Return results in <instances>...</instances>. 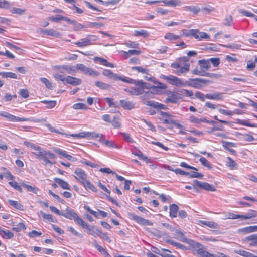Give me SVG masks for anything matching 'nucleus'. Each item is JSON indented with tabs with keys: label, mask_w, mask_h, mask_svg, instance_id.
I'll return each instance as SVG.
<instances>
[{
	"label": "nucleus",
	"mask_w": 257,
	"mask_h": 257,
	"mask_svg": "<svg viewBox=\"0 0 257 257\" xmlns=\"http://www.w3.org/2000/svg\"><path fill=\"white\" fill-rule=\"evenodd\" d=\"M97 37L95 35H88L86 38L81 39L74 44L80 47H86L92 44V42L96 40Z\"/></svg>",
	"instance_id": "obj_4"
},
{
	"label": "nucleus",
	"mask_w": 257,
	"mask_h": 257,
	"mask_svg": "<svg viewBox=\"0 0 257 257\" xmlns=\"http://www.w3.org/2000/svg\"><path fill=\"white\" fill-rule=\"evenodd\" d=\"M130 92L132 95H139L143 93V90L141 87L137 86L136 87L133 88Z\"/></svg>",
	"instance_id": "obj_46"
},
{
	"label": "nucleus",
	"mask_w": 257,
	"mask_h": 257,
	"mask_svg": "<svg viewBox=\"0 0 257 257\" xmlns=\"http://www.w3.org/2000/svg\"><path fill=\"white\" fill-rule=\"evenodd\" d=\"M9 185L13 187L15 189L18 190L20 192H22V189L19 184L16 181H11L9 182Z\"/></svg>",
	"instance_id": "obj_60"
},
{
	"label": "nucleus",
	"mask_w": 257,
	"mask_h": 257,
	"mask_svg": "<svg viewBox=\"0 0 257 257\" xmlns=\"http://www.w3.org/2000/svg\"><path fill=\"white\" fill-rule=\"evenodd\" d=\"M0 116L7 118L9 121L12 122H20L28 120V118L17 117L5 111L0 112Z\"/></svg>",
	"instance_id": "obj_8"
},
{
	"label": "nucleus",
	"mask_w": 257,
	"mask_h": 257,
	"mask_svg": "<svg viewBox=\"0 0 257 257\" xmlns=\"http://www.w3.org/2000/svg\"><path fill=\"white\" fill-rule=\"evenodd\" d=\"M246 239L247 240L250 241L249 246H257V234L249 235L246 238Z\"/></svg>",
	"instance_id": "obj_30"
},
{
	"label": "nucleus",
	"mask_w": 257,
	"mask_h": 257,
	"mask_svg": "<svg viewBox=\"0 0 257 257\" xmlns=\"http://www.w3.org/2000/svg\"><path fill=\"white\" fill-rule=\"evenodd\" d=\"M132 69L136 70L138 72L141 73L142 74H148L149 72V69L140 66L132 67Z\"/></svg>",
	"instance_id": "obj_53"
},
{
	"label": "nucleus",
	"mask_w": 257,
	"mask_h": 257,
	"mask_svg": "<svg viewBox=\"0 0 257 257\" xmlns=\"http://www.w3.org/2000/svg\"><path fill=\"white\" fill-rule=\"evenodd\" d=\"M95 85L99 88L103 90L108 89L110 87V85L101 81H96Z\"/></svg>",
	"instance_id": "obj_39"
},
{
	"label": "nucleus",
	"mask_w": 257,
	"mask_h": 257,
	"mask_svg": "<svg viewBox=\"0 0 257 257\" xmlns=\"http://www.w3.org/2000/svg\"><path fill=\"white\" fill-rule=\"evenodd\" d=\"M180 38V36L177 35L172 33H167L164 36V38L169 40H176Z\"/></svg>",
	"instance_id": "obj_40"
},
{
	"label": "nucleus",
	"mask_w": 257,
	"mask_h": 257,
	"mask_svg": "<svg viewBox=\"0 0 257 257\" xmlns=\"http://www.w3.org/2000/svg\"><path fill=\"white\" fill-rule=\"evenodd\" d=\"M104 100L108 103L109 107L114 108L119 107V105L117 103L113 102L112 98L106 97L104 98Z\"/></svg>",
	"instance_id": "obj_47"
},
{
	"label": "nucleus",
	"mask_w": 257,
	"mask_h": 257,
	"mask_svg": "<svg viewBox=\"0 0 257 257\" xmlns=\"http://www.w3.org/2000/svg\"><path fill=\"white\" fill-rule=\"evenodd\" d=\"M24 144L28 147L36 151V152H33L32 153L37 158L43 160L45 165H50L51 166L55 163L51 160V159L56 158V156L53 153L43 150L40 146L31 142L25 141Z\"/></svg>",
	"instance_id": "obj_1"
},
{
	"label": "nucleus",
	"mask_w": 257,
	"mask_h": 257,
	"mask_svg": "<svg viewBox=\"0 0 257 257\" xmlns=\"http://www.w3.org/2000/svg\"><path fill=\"white\" fill-rule=\"evenodd\" d=\"M102 74L105 76H107V77H108L109 78H113L114 79H117V77H118V76L116 74H114L112 72V71L110 70H107V69L104 70L103 71Z\"/></svg>",
	"instance_id": "obj_37"
},
{
	"label": "nucleus",
	"mask_w": 257,
	"mask_h": 257,
	"mask_svg": "<svg viewBox=\"0 0 257 257\" xmlns=\"http://www.w3.org/2000/svg\"><path fill=\"white\" fill-rule=\"evenodd\" d=\"M136 85L137 86L141 87L142 90L144 91V89H151L155 88L156 87L154 86H152L148 83L144 82L142 80H138L136 82Z\"/></svg>",
	"instance_id": "obj_22"
},
{
	"label": "nucleus",
	"mask_w": 257,
	"mask_h": 257,
	"mask_svg": "<svg viewBox=\"0 0 257 257\" xmlns=\"http://www.w3.org/2000/svg\"><path fill=\"white\" fill-rule=\"evenodd\" d=\"M235 252L236 253L243 257H257V256L250 252L241 249L235 250Z\"/></svg>",
	"instance_id": "obj_32"
},
{
	"label": "nucleus",
	"mask_w": 257,
	"mask_h": 257,
	"mask_svg": "<svg viewBox=\"0 0 257 257\" xmlns=\"http://www.w3.org/2000/svg\"><path fill=\"white\" fill-rule=\"evenodd\" d=\"M186 86H189L197 89H201L202 85H200L199 78H190L185 81Z\"/></svg>",
	"instance_id": "obj_11"
},
{
	"label": "nucleus",
	"mask_w": 257,
	"mask_h": 257,
	"mask_svg": "<svg viewBox=\"0 0 257 257\" xmlns=\"http://www.w3.org/2000/svg\"><path fill=\"white\" fill-rule=\"evenodd\" d=\"M242 215L235 214L233 213L230 212L227 214V217L225 219H240L242 220Z\"/></svg>",
	"instance_id": "obj_58"
},
{
	"label": "nucleus",
	"mask_w": 257,
	"mask_h": 257,
	"mask_svg": "<svg viewBox=\"0 0 257 257\" xmlns=\"http://www.w3.org/2000/svg\"><path fill=\"white\" fill-rule=\"evenodd\" d=\"M53 77L55 78L56 80H60L63 82L66 81V77L64 74H62L57 72L53 74Z\"/></svg>",
	"instance_id": "obj_51"
},
{
	"label": "nucleus",
	"mask_w": 257,
	"mask_h": 257,
	"mask_svg": "<svg viewBox=\"0 0 257 257\" xmlns=\"http://www.w3.org/2000/svg\"><path fill=\"white\" fill-rule=\"evenodd\" d=\"M199 64L200 66V67L202 69L204 70H209V69L210 68V65L208 61H206L204 60H199Z\"/></svg>",
	"instance_id": "obj_42"
},
{
	"label": "nucleus",
	"mask_w": 257,
	"mask_h": 257,
	"mask_svg": "<svg viewBox=\"0 0 257 257\" xmlns=\"http://www.w3.org/2000/svg\"><path fill=\"white\" fill-rule=\"evenodd\" d=\"M37 32L41 35L54 36L57 38H60L62 36L60 32L53 29L38 28Z\"/></svg>",
	"instance_id": "obj_5"
},
{
	"label": "nucleus",
	"mask_w": 257,
	"mask_h": 257,
	"mask_svg": "<svg viewBox=\"0 0 257 257\" xmlns=\"http://www.w3.org/2000/svg\"><path fill=\"white\" fill-rule=\"evenodd\" d=\"M124 140L128 143H133L135 142L134 140L131 137L130 134L125 133H121Z\"/></svg>",
	"instance_id": "obj_63"
},
{
	"label": "nucleus",
	"mask_w": 257,
	"mask_h": 257,
	"mask_svg": "<svg viewBox=\"0 0 257 257\" xmlns=\"http://www.w3.org/2000/svg\"><path fill=\"white\" fill-rule=\"evenodd\" d=\"M200 188L207 191H210L212 192L215 191L216 190L215 188L212 185L206 182H202Z\"/></svg>",
	"instance_id": "obj_33"
},
{
	"label": "nucleus",
	"mask_w": 257,
	"mask_h": 257,
	"mask_svg": "<svg viewBox=\"0 0 257 257\" xmlns=\"http://www.w3.org/2000/svg\"><path fill=\"white\" fill-rule=\"evenodd\" d=\"M127 216L130 219L134 220L140 224L148 226L152 225V223L149 220L145 219L142 217L136 215L134 213L128 212L127 213Z\"/></svg>",
	"instance_id": "obj_6"
},
{
	"label": "nucleus",
	"mask_w": 257,
	"mask_h": 257,
	"mask_svg": "<svg viewBox=\"0 0 257 257\" xmlns=\"http://www.w3.org/2000/svg\"><path fill=\"white\" fill-rule=\"evenodd\" d=\"M66 213H63L62 216L65 217L66 218L74 220V221L76 220V218L78 216L77 214L75 212L74 210L72 209H70L69 207H67L66 209Z\"/></svg>",
	"instance_id": "obj_13"
},
{
	"label": "nucleus",
	"mask_w": 257,
	"mask_h": 257,
	"mask_svg": "<svg viewBox=\"0 0 257 257\" xmlns=\"http://www.w3.org/2000/svg\"><path fill=\"white\" fill-rule=\"evenodd\" d=\"M199 224L202 226H206L212 229H218L219 228L218 224L213 221L200 220L199 221Z\"/></svg>",
	"instance_id": "obj_17"
},
{
	"label": "nucleus",
	"mask_w": 257,
	"mask_h": 257,
	"mask_svg": "<svg viewBox=\"0 0 257 257\" xmlns=\"http://www.w3.org/2000/svg\"><path fill=\"white\" fill-rule=\"evenodd\" d=\"M120 104L124 109L131 110L135 108V104L127 100H120Z\"/></svg>",
	"instance_id": "obj_16"
},
{
	"label": "nucleus",
	"mask_w": 257,
	"mask_h": 257,
	"mask_svg": "<svg viewBox=\"0 0 257 257\" xmlns=\"http://www.w3.org/2000/svg\"><path fill=\"white\" fill-rule=\"evenodd\" d=\"M0 235L4 238L9 239L14 236L13 232L8 230H0Z\"/></svg>",
	"instance_id": "obj_28"
},
{
	"label": "nucleus",
	"mask_w": 257,
	"mask_h": 257,
	"mask_svg": "<svg viewBox=\"0 0 257 257\" xmlns=\"http://www.w3.org/2000/svg\"><path fill=\"white\" fill-rule=\"evenodd\" d=\"M239 231L245 233H250L251 232H257V226H250L246 227L240 229Z\"/></svg>",
	"instance_id": "obj_31"
},
{
	"label": "nucleus",
	"mask_w": 257,
	"mask_h": 257,
	"mask_svg": "<svg viewBox=\"0 0 257 257\" xmlns=\"http://www.w3.org/2000/svg\"><path fill=\"white\" fill-rule=\"evenodd\" d=\"M226 165L231 169H237V165L236 163L234 160H233L230 157H227Z\"/></svg>",
	"instance_id": "obj_34"
},
{
	"label": "nucleus",
	"mask_w": 257,
	"mask_h": 257,
	"mask_svg": "<svg viewBox=\"0 0 257 257\" xmlns=\"http://www.w3.org/2000/svg\"><path fill=\"white\" fill-rule=\"evenodd\" d=\"M105 137L102 134H99L95 132H88V138H96L99 139L104 138Z\"/></svg>",
	"instance_id": "obj_54"
},
{
	"label": "nucleus",
	"mask_w": 257,
	"mask_h": 257,
	"mask_svg": "<svg viewBox=\"0 0 257 257\" xmlns=\"http://www.w3.org/2000/svg\"><path fill=\"white\" fill-rule=\"evenodd\" d=\"M183 10L185 11H189L193 14H198L201 10L198 6H185L183 7Z\"/></svg>",
	"instance_id": "obj_20"
},
{
	"label": "nucleus",
	"mask_w": 257,
	"mask_h": 257,
	"mask_svg": "<svg viewBox=\"0 0 257 257\" xmlns=\"http://www.w3.org/2000/svg\"><path fill=\"white\" fill-rule=\"evenodd\" d=\"M188 59L186 57L180 58L171 64L173 69V72L178 76L186 74L190 68Z\"/></svg>",
	"instance_id": "obj_2"
},
{
	"label": "nucleus",
	"mask_w": 257,
	"mask_h": 257,
	"mask_svg": "<svg viewBox=\"0 0 257 257\" xmlns=\"http://www.w3.org/2000/svg\"><path fill=\"white\" fill-rule=\"evenodd\" d=\"M149 35V33L145 30H135L134 36H142L144 38L147 37Z\"/></svg>",
	"instance_id": "obj_38"
},
{
	"label": "nucleus",
	"mask_w": 257,
	"mask_h": 257,
	"mask_svg": "<svg viewBox=\"0 0 257 257\" xmlns=\"http://www.w3.org/2000/svg\"><path fill=\"white\" fill-rule=\"evenodd\" d=\"M88 234L93 236L95 237L97 236L101 237V234L102 232L95 227V226H92L90 227L87 230Z\"/></svg>",
	"instance_id": "obj_23"
},
{
	"label": "nucleus",
	"mask_w": 257,
	"mask_h": 257,
	"mask_svg": "<svg viewBox=\"0 0 257 257\" xmlns=\"http://www.w3.org/2000/svg\"><path fill=\"white\" fill-rule=\"evenodd\" d=\"M84 208L97 218H99V211L98 212L93 211V210L90 209V208L87 205L84 206Z\"/></svg>",
	"instance_id": "obj_57"
},
{
	"label": "nucleus",
	"mask_w": 257,
	"mask_h": 257,
	"mask_svg": "<svg viewBox=\"0 0 257 257\" xmlns=\"http://www.w3.org/2000/svg\"><path fill=\"white\" fill-rule=\"evenodd\" d=\"M41 102L45 104L46 107L49 109L54 108L56 105V101L54 100H43Z\"/></svg>",
	"instance_id": "obj_41"
},
{
	"label": "nucleus",
	"mask_w": 257,
	"mask_h": 257,
	"mask_svg": "<svg viewBox=\"0 0 257 257\" xmlns=\"http://www.w3.org/2000/svg\"><path fill=\"white\" fill-rule=\"evenodd\" d=\"M94 62H99L101 64L110 68L114 67L113 64L108 62L107 60L99 57H95L93 58Z\"/></svg>",
	"instance_id": "obj_19"
},
{
	"label": "nucleus",
	"mask_w": 257,
	"mask_h": 257,
	"mask_svg": "<svg viewBox=\"0 0 257 257\" xmlns=\"http://www.w3.org/2000/svg\"><path fill=\"white\" fill-rule=\"evenodd\" d=\"M55 68L58 70V71L57 72L60 73L61 74L64 75L65 73L70 74H72L75 71L74 68L70 65H58L56 66Z\"/></svg>",
	"instance_id": "obj_9"
},
{
	"label": "nucleus",
	"mask_w": 257,
	"mask_h": 257,
	"mask_svg": "<svg viewBox=\"0 0 257 257\" xmlns=\"http://www.w3.org/2000/svg\"><path fill=\"white\" fill-rule=\"evenodd\" d=\"M9 202L10 205H11L16 209H19L20 210H23V205H21L20 203H19L18 201L10 200H9Z\"/></svg>",
	"instance_id": "obj_45"
},
{
	"label": "nucleus",
	"mask_w": 257,
	"mask_h": 257,
	"mask_svg": "<svg viewBox=\"0 0 257 257\" xmlns=\"http://www.w3.org/2000/svg\"><path fill=\"white\" fill-rule=\"evenodd\" d=\"M93 244L95 248L102 254L104 255L105 257H110V255L107 252L106 249L99 245L96 240H94Z\"/></svg>",
	"instance_id": "obj_24"
},
{
	"label": "nucleus",
	"mask_w": 257,
	"mask_h": 257,
	"mask_svg": "<svg viewBox=\"0 0 257 257\" xmlns=\"http://www.w3.org/2000/svg\"><path fill=\"white\" fill-rule=\"evenodd\" d=\"M83 185L86 189H89L94 192H96L97 191V189L94 187V186L88 180L85 181L83 184Z\"/></svg>",
	"instance_id": "obj_44"
},
{
	"label": "nucleus",
	"mask_w": 257,
	"mask_h": 257,
	"mask_svg": "<svg viewBox=\"0 0 257 257\" xmlns=\"http://www.w3.org/2000/svg\"><path fill=\"white\" fill-rule=\"evenodd\" d=\"M170 216L172 218H175L177 217V212L179 210L178 206L175 204H171L170 206Z\"/></svg>",
	"instance_id": "obj_26"
},
{
	"label": "nucleus",
	"mask_w": 257,
	"mask_h": 257,
	"mask_svg": "<svg viewBox=\"0 0 257 257\" xmlns=\"http://www.w3.org/2000/svg\"><path fill=\"white\" fill-rule=\"evenodd\" d=\"M54 181L56 182L63 189L70 190V186L67 182L64 181L63 180L59 178H55L54 179Z\"/></svg>",
	"instance_id": "obj_25"
},
{
	"label": "nucleus",
	"mask_w": 257,
	"mask_h": 257,
	"mask_svg": "<svg viewBox=\"0 0 257 257\" xmlns=\"http://www.w3.org/2000/svg\"><path fill=\"white\" fill-rule=\"evenodd\" d=\"M98 141L104 146L110 148L118 149L121 147L120 145L115 143L111 140H105L104 139V138L102 139H99Z\"/></svg>",
	"instance_id": "obj_10"
},
{
	"label": "nucleus",
	"mask_w": 257,
	"mask_h": 257,
	"mask_svg": "<svg viewBox=\"0 0 257 257\" xmlns=\"http://www.w3.org/2000/svg\"><path fill=\"white\" fill-rule=\"evenodd\" d=\"M110 122L115 128H119L121 127L119 117L118 116H114Z\"/></svg>",
	"instance_id": "obj_50"
},
{
	"label": "nucleus",
	"mask_w": 257,
	"mask_h": 257,
	"mask_svg": "<svg viewBox=\"0 0 257 257\" xmlns=\"http://www.w3.org/2000/svg\"><path fill=\"white\" fill-rule=\"evenodd\" d=\"M66 82L73 86H77L81 83V79L70 76L66 77Z\"/></svg>",
	"instance_id": "obj_18"
},
{
	"label": "nucleus",
	"mask_w": 257,
	"mask_h": 257,
	"mask_svg": "<svg viewBox=\"0 0 257 257\" xmlns=\"http://www.w3.org/2000/svg\"><path fill=\"white\" fill-rule=\"evenodd\" d=\"M103 26L104 24L102 23L89 22V24L87 25H86V27L100 28V27Z\"/></svg>",
	"instance_id": "obj_56"
},
{
	"label": "nucleus",
	"mask_w": 257,
	"mask_h": 257,
	"mask_svg": "<svg viewBox=\"0 0 257 257\" xmlns=\"http://www.w3.org/2000/svg\"><path fill=\"white\" fill-rule=\"evenodd\" d=\"M72 108L75 110L78 109H87V106L84 103H75L73 104Z\"/></svg>",
	"instance_id": "obj_55"
},
{
	"label": "nucleus",
	"mask_w": 257,
	"mask_h": 257,
	"mask_svg": "<svg viewBox=\"0 0 257 257\" xmlns=\"http://www.w3.org/2000/svg\"><path fill=\"white\" fill-rule=\"evenodd\" d=\"M145 104L155 109L165 110L167 108L165 105L154 101H147L145 102Z\"/></svg>",
	"instance_id": "obj_15"
},
{
	"label": "nucleus",
	"mask_w": 257,
	"mask_h": 257,
	"mask_svg": "<svg viewBox=\"0 0 257 257\" xmlns=\"http://www.w3.org/2000/svg\"><path fill=\"white\" fill-rule=\"evenodd\" d=\"M174 231L178 235V236L176 237V239H179L182 242L188 243L189 245H192L193 243H194L193 240L185 238L184 235V233L182 232L180 229L176 228Z\"/></svg>",
	"instance_id": "obj_12"
},
{
	"label": "nucleus",
	"mask_w": 257,
	"mask_h": 257,
	"mask_svg": "<svg viewBox=\"0 0 257 257\" xmlns=\"http://www.w3.org/2000/svg\"><path fill=\"white\" fill-rule=\"evenodd\" d=\"M161 77L167 81V82L171 85L181 87L186 86L185 81H183L182 79L174 75H169L168 76H165L162 75Z\"/></svg>",
	"instance_id": "obj_3"
},
{
	"label": "nucleus",
	"mask_w": 257,
	"mask_h": 257,
	"mask_svg": "<svg viewBox=\"0 0 257 257\" xmlns=\"http://www.w3.org/2000/svg\"><path fill=\"white\" fill-rule=\"evenodd\" d=\"M72 25H73V30L74 31H80L84 28H87L86 26L79 23L75 20Z\"/></svg>",
	"instance_id": "obj_52"
},
{
	"label": "nucleus",
	"mask_w": 257,
	"mask_h": 257,
	"mask_svg": "<svg viewBox=\"0 0 257 257\" xmlns=\"http://www.w3.org/2000/svg\"><path fill=\"white\" fill-rule=\"evenodd\" d=\"M233 22L232 17L231 15H227L223 20V24L225 26H230Z\"/></svg>",
	"instance_id": "obj_48"
},
{
	"label": "nucleus",
	"mask_w": 257,
	"mask_h": 257,
	"mask_svg": "<svg viewBox=\"0 0 257 257\" xmlns=\"http://www.w3.org/2000/svg\"><path fill=\"white\" fill-rule=\"evenodd\" d=\"M2 77L3 78H10L13 79H19L16 74L11 72H2Z\"/></svg>",
	"instance_id": "obj_35"
},
{
	"label": "nucleus",
	"mask_w": 257,
	"mask_h": 257,
	"mask_svg": "<svg viewBox=\"0 0 257 257\" xmlns=\"http://www.w3.org/2000/svg\"><path fill=\"white\" fill-rule=\"evenodd\" d=\"M10 12L13 14H17L19 15L24 14L26 12L25 9H22L18 8L13 7L10 10Z\"/></svg>",
	"instance_id": "obj_49"
},
{
	"label": "nucleus",
	"mask_w": 257,
	"mask_h": 257,
	"mask_svg": "<svg viewBox=\"0 0 257 257\" xmlns=\"http://www.w3.org/2000/svg\"><path fill=\"white\" fill-rule=\"evenodd\" d=\"M191 245L194 248L199 257H209L210 253L205 250L202 244L194 241V243Z\"/></svg>",
	"instance_id": "obj_7"
},
{
	"label": "nucleus",
	"mask_w": 257,
	"mask_h": 257,
	"mask_svg": "<svg viewBox=\"0 0 257 257\" xmlns=\"http://www.w3.org/2000/svg\"><path fill=\"white\" fill-rule=\"evenodd\" d=\"M85 74L94 76H98L99 75V73L98 71L94 70L89 67L87 68Z\"/></svg>",
	"instance_id": "obj_59"
},
{
	"label": "nucleus",
	"mask_w": 257,
	"mask_h": 257,
	"mask_svg": "<svg viewBox=\"0 0 257 257\" xmlns=\"http://www.w3.org/2000/svg\"><path fill=\"white\" fill-rule=\"evenodd\" d=\"M40 80L43 83H44L46 87L48 89L50 90L53 89L54 87L52 85V83L48 79L42 77L40 78Z\"/></svg>",
	"instance_id": "obj_43"
},
{
	"label": "nucleus",
	"mask_w": 257,
	"mask_h": 257,
	"mask_svg": "<svg viewBox=\"0 0 257 257\" xmlns=\"http://www.w3.org/2000/svg\"><path fill=\"white\" fill-rule=\"evenodd\" d=\"M190 178H197L202 179L203 177V175L200 173L193 171L191 173L189 172V175Z\"/></svg>",
	"instance_id": "obj_64"
},
{
	"label": "nucleus",
	"mask_w": 257,
	"mask_h": 257,
	"mask_svg": "<svg viewBox=\"0 0 257 257\" xmlns=\"http://www.w3.org/2000/svg\"><path fill=\"white\" fill-rule=\"evenodd\" d=\"M21 184H22V185L23 187H24L28 191L33 192L35 194L37 193L38 189L36 188L35 187L32 186L31 185H29L26 184L25 183H24V182H22Z\"/></svg>",
	"instance_id": "obj_36"
},
{
	"label": "nucleus",
	"mask_w": 257,
	"mask_h": 257,
	"mask_svg": "<svg viewBox=\"0 0 257 257\" xmlns=\"http://www.w3.org/2000/svg\"><path fill=\"white\" fill-rule=\"evenodd\" d=\"M162 2L168 6H180L181 3L180 0H162Z\"/></svg>",
	"instance_id": "obj_29"
},
{
	"label": "nucleus",
	"mask_w": 257,
	"mask_h": 257,
	"mask_svg": "<svg viewBox=\"0 0 257 257\" xmlns=\"http://www.w3.org/2000/svg\"><path fill=\"white\" fill-rule=\"evenodd\" d=\"M74 173L77 175V176H75V178L78 180L82 184L87 181V176L85 173V172L81 169H77Z\"/></svg>",
	"instance_id": "obj_14"
},
{
	"label": "nucleus",
	"mask_w": 257,
	"mask_h": 257,
	"mask_svg": "<svg viewBox=\"0 0 257 257\" xmlns=\"http://www.w3.org/2000/svg\"><path fill=\"white\" fill-rule=\"evenodd\" d=\"M242 215V220L255 218L257 217V211L253 210H250L246 214Z\"/></svg>",
	"instance_id": "obj_27"
},
{
	"label": "nucleus",
	"mask_w": 257,
	"mask_h": 257,
	"mask_svg": "<svg viewBox=\"0 0 257 257\" xmlns=\"http://www.w3.org/2000/svg\"><path fill=\"white\" fill-rule=\"evenodd\" d=\"M165 102L176 103L177 102V99L176 95L172 93L170 97L167 98L166 99Z\"/></svg>",
	"instance_id": "obj_62"
},
{
	"label": "nucleus",
	"mask_w": 257,
	"mask_h": 257,
	"mask_svg": "<svg viewBox=\"0 0 257 257\" xmlns=\"http://www.w3.org/2000/svg\"><path fill=\"white\" fill-rule=\"evenodd\" d=\"M239 12L246 17H256V16L254 14L245 10L240 9L239 10Z\"/></svg>",
	"instance_id": "obj_61"
},
{
	"label": "nucleus",
	"mask_w": 257,
	"mask_h": 257,
	"mask_svg": "<svg viewBox=\"0 0 257 257\" xmlns=\"http://www.w3.org/2000/svg\"><path fill=\"white\" fill-rule=\"evenodd\" d=\"M206 98L212 100H222L223 98V95L222 93H215L213 94L208 93L205 95Z\"/></svg>",
	"instance_id": "obj_21"
}]
</instances>
